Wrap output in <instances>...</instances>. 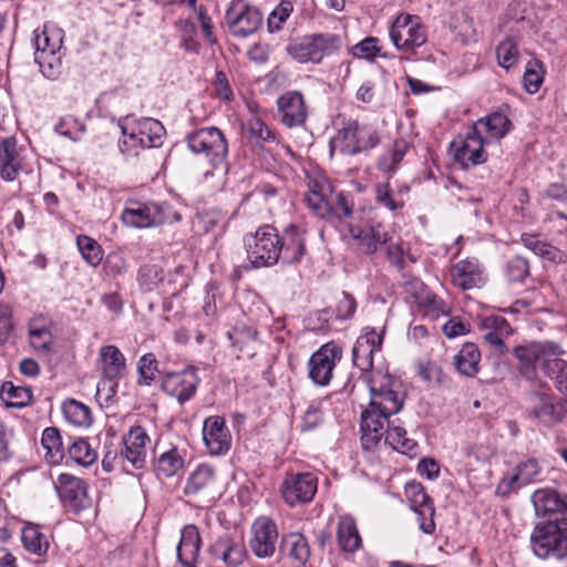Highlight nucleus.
I'll return each instance as SVG.
<instances>
[{"mask_svg":"<svg viewBox=\"0 0 567 567\" xmlns=\"http://www.w3.org/2000/svg\"><path fill=\"white\" fill-rule=\"evenodd\" d=\"M121 128V152L131 156L137 155L140 150L161 146L165 135L163 124L152 117L127 121Z\"/></svg>","mask_w":567,"mask_h":567,"instance_id":"nucleus-4","label":"nucleus"},{"mask_svg":"<svg viewBox=\"0 0 567 567\" xmlns=\"http://www.w3.org/2000/svg\"><path fill=\"white\" fill-rule=\"evenodd\" d=\"M532 502L537 516L564 518L567 520V497L560 496L555 489L542 488L532 495Z\"/></svg>","mask_w":567,"mask_h":567,"instance_id":"nucleus-26","label":"nucleus"},{"mask_svg":"<svg viewBox=\"0 0 567 567\" xmlns=\"http://www.w3.org/2000/svg\"><path fill=\"white\" fill-rule=\"evenodd\" d=\"M380 143L379 132L355 120L342 122V126L330 142V153L357 155L374 148Z\"/></svg>","mask_w":567,"mask_h":567,"instance_id":"nucleus-5","label":"nucleus"},{"mask_svg":"<svg viewBox=\"0 0 567 567\" xmlns=\"http://www.w3.org/2000/svg\"><path fill=\"white\" fill-rule=\"evenodd\" d=\"M305 230L298 228L296 225H289L284 235L279 236V245L282 262L296 264L299 262L306 251Z\"/></svg>","mask_w":567,"mask_h":567,"instance_id":"nucleus-30","label":"nucleus"},{"mask_svg":"<svg viewBox=\"0 0 567 567\" xmlns=\"http://www.w3.org/2000/svg\"><path fill=\"white\" fill-rule=\"evenodd\" d=\"M62 504L74 513L89 508L92 499L87 493V484L80 477L63 473L54 483Z\"/></svg>","mask_w":567,"mask_h":567,"instance_id":"nucleus-16","label":"nucleus"},{"mask_svg":"<svg viewBox=\"0 0 567 567\" xmlns=\"http://www.w3.org/2000/svg\"><path fill=\"white\" fill-rule=\"evenodd\" d=\"M511 121L506 115L495 112L485 118L478 120L472 127L474 132L483 136L485 144L502 140L509 131Z\"/></svg>","mask_w":567,"mask_h":567,"instance_id":"nucleus-31","label":"nucleus"},{"mask_svg":"<svg viewBox=\"0 0 567 567\" xmlns=\"http://www.w3.org/2000/svg\"><path fill=\"white\" fill-rule=\"evenodd\" d=\"M21 171L17 141L6 137L0 142V176L7 182H13Z\"/></svg>","mask_w":567,"mask_h":567,"instance_id":"nucleus-32","label":"nucleus"},{"mask_svg":"<svg viewBox=\"0 0 567 567\" xmlns=\"http://www.w3.org/2000/svg\"><path fill=\"white\" fill-rule=\"evenodd\" d=\"M200 379L194 367H188L178 372H167L162 375L161 389L167 395L184 404L196 393Z\"/></svg>","mask_w":567,"mask_h":567,"instance_id":"nucleus-17","label":"nucleus"},{"mask_svg":"<svg viewBox=\"0 0 567 567\" xmlns=\"http://www.w3.org/2000/svg\"><path fill=\"white\" fill-rule=\"evenodd\" d=\"M382 343V333L378 332L373 328H365L357 339L352 349L353 364L364 373L363 378L367 384L371 374L375 372L383 373L381 370L372 371L373 355L375 352L381 351Z\"/></svg>","mask_w":567,"mask_h":567,"instance_id":"nucleus-15","label":"nucleus"},{"mask_svg":"<svg viewBox=\"0 0 567 567\" xmlns=\"http://www.w3.org/2000/svg\"><path fill=\"white\" fill-rule=\"evenodd\" d=\"M30 344L40 352L50 353L52 350L53 337L45 327H37L34 323L29 328Z\"/></svg>","mask_w":567,"mask_h":567,"instance_id":"nucleus-51","label":"nucleus"},{"mask_svg":"<svg viewBox=\"0 0 567 567\" xmlns=\"http://www.w3.org/2000/svg\"><path fill=\"white\" fill-rule=\"evenodd\" d=\"M342 359L340 344L330 341L313 352L308 361V375L319 386H326L333 377V370Z\"/></svg>","mask_w":567,"mask_h":567,"instance_id":"nucleus-13","label":"nucleus"},{"mask_svg":"<svg viewBox=\"0 0 567 567\" xmlns=\"http://www.w3.org/2000/svg\"><path fill=\"white\" fill-rule=\"evenodd\" d=\"M1 400L9 408H24L32 401V390L29 386H16L12 382H6L0 390Z\"/></svg>","mask_w":567,"mask_h":567,"instance_id":"nucleus-40","label":"nucleus"},{"mask_svg":"<svg viewBox=\"0 0 567 567\" xmlns=\"http://www.w3.org/2000/svg\"><path fill=\"white\" fill-rule=\"evenodd\" d=\"M563 352L560 347L553 342H535L518 346L514 349V355L518 360V370L522 375L528 380L536 378V368L538 364L546 373L548 361L553 360L555 355H560Z\"/></svg>","mask_w":567,"mask_h":567,"instance_id":"nucleus-10","label":"nucleus"},{"mask_svg":"<svg viewBox=\"0 0 567 567\" xmlns=\"http://www.w3.org/2000/svg\"><path fill=\"white\" fill-rule=\"evenodd\" d=\"M337 540L340 549L344 553L353 554L361 547L362 538L352 516L344 515L339 518Z\"/></svg>","mask_w":567,"mask_h":567,"instance_id":"nucleus-35","label":"nucleus"},{"mask_svg":"<svg viewBox=\"0 0 567 567\" xmlns=\"http://www.w3.org/2000/svg\"><path fill=\"white\" fill-rule=\"evenodd\" d=\"M209 554L215 561H221L226 567H237L245 560L247 551L240 539L225 534L210 545Z\"/></svg>","mask_w":567,"mask_h":567,"instance_id":"nucleus-25","label":"nucleus"},{"mask_svg":"<svg viewBox=\"0 0 567 567\" xmlns=\"http://www.w3.org/2000/svg\"><path fill=\"white\" fill-rule=\"evenodd\" d=\"M526 415L540 424L551 427L567 416V402L544 391H532L526 396Z\"/></svg>","mask_w":567,"mask_h":567,"instance_id":"nucleus-9","label":"nucleus"},{"mask_svg":"<svg viewBox=\"0 0 567 567\" xmlns=\"http://www.w3.org/2000/svg\"><path fill=\"white\" fill-rule=\"evenodd\" d=\"M34 61L39 64L44 78L55 81L62 74V60L59 53H34Z\"/></svg>","mask_w":567,"mask_h":567,"instance_id":"nucleus-46","label":"nucleus"},{"mask_svg":"<svg viewBox=\"0 0 567 567\" xmlns=\"http://www.w3.org/2000/svg\"><path fill=\"white\" fill-rule=\"evenodd\" d=\"M404 493L412 509L433 506L431 497L426 494L421 483H408L404 487Z\"/></svg>","mask_w":567,"mask_h":567,"instance_id":"nucleus-52","label":"nucleus"},{"mask_svg":"<svg viewBox=\"0 0 567 567\" xmlns=\"http://www.w3.org/2000/svg\"><path fill=\"white\" fill-rule=\"evenodd\" d=\"M184 494L193 499L213 502L218 495L217 477L209 465H199L192 472L184 486Z\"/></svg>","mask_w":567,"mask_h":567,"instance_id":"nucleus-18","label":"nucleus"},{"mask_svg":"<svg viewBox=\"0 0 567 567\" xmlns=\"http://www.w3.org/2000/svg\"><path fill=\"white\" fill-rule=\"evenodd\" d=\"M278 114L280 122L287 127H300L306 124L308 107L303 95L298 91H289L282 94L278 101Z\"/></svg>","mask_w":567,"mask_h":567,"instance_id":"nucleus-21","label":"nucleus"},{"mask_svg":"<svg viewBox=\"0 0 567 567\" xmlns=\"http://www.w3.org/2000/svg\"><path fill=\"white\" fill-rule=\"evenodd\" d=\"M342 39L333 33H318L293 39L287 45V52L300 63H320L324 56L340 50Z\"/></svg>","mask_w":567,"mask_h":567,"instance_id":"nucleus-7","label":"nucleus"},{"mask_svg":"<svg viewBox=\"0 0 567 567\" xmlns=\"http://www.w3.org/2000/svg\"><path fill=\"white\" fill-rule=\"evenodd\" d=\"M409 151V144L404 140L394 141L389 148L380 156L378 169L383 173H393Z\"/></svg>","mask_w":567,"mask_h":567,"instance_id":"nucleus-39","label":"nucleus"},{"mask_svg":"<svg viewBox=\"0 0 567 567\" xmlns=\"http://www.w3.org/2000/svg\"><path fill=\"white\" fill-rule=\"evenodd\" d=\"M278 542L277 525L269 517L257 518L251 526L249 540L252 553L258 558H269L276 553Z\"/></svg>","mask_w":567,"mask_h":567,"instance_id":"nucleus-20","label":"nucleus"},{"mask_svg":"<svg viewBox=\"0 0 567 567\" xmlns=\"http://www.w3.org/2000/svg\"><path fill=\"white\" fill-rule=\"evenodd\" d=\"M481 352L476 344L467 342L454 355L453 364L464 377H475L480 370Z\"/></svg>","mask_w":567,"mask_h":567,"instance_id":"nucleus-36","label":"nucleus"},{"mask_svg":"<svg viewBox=\"0 0 567 567\" xmlns=\"http://www.w3.org/2000/svg\"><path fill=\"white\" fill-rule=\"evenodd\" d=\"M546 216L543 221L545 224H551L553 228H556L558 233L567 231V213L560 209L557 205H549L547 207Z\"/></svg>","mask_w":567,"mask_h":567,"instance_id":"nucleus-62","label":"nucleus"},{"mask_svg":"<svg viewBox=\"0 0 567 567\" xmlns=\"http://www.w3.org/2000/svg\"><path fill=\"white\" fill-rule=\"evenodd\" d=\"M100 367L103 380L97 383V394L107 390L106 400L116 393L117 383L114 381L121 378L126 369L125 358L120 349L113 344L103 346L99 352Z\"/></svg>","mask_w":567,"mask_h":567,"instance_id":"nucleus-14","label":"nucleus"},{"mask_svg":"<svg viewBox=\"0 0 567 567\" xmlns=\"http://www.w3.org/2000/svg\"><path fill=\"white\" fill-rule=\"evenodd\" d=\"M542 467L537 460L528 458L520 462L515 467V473L509 477H504L497 485L496 493L507 496L514 491L530 484L540 474Z\"/></svg>","mask_w":567,"mask_h":567,"instance_id":"nucleus-27","label":"nucleus"},{"mask_svg":"<svg viewBox=\"0 0 567 567\" xmlns=\"http://www.w3.org/2000/svg\"><path fill=\"white\" fill-rule=\"evenodd\" d=\"M524 246L535 255L556 264H565L567 254L549 243L543 241L537 235L524 234L522 236Z\"/></svg>","mask_w":567,"mask_h":567,"instance_id":"nucleus-37","label":"nucleus"},{"mask_svg":"<svg viewBox=\"0 0 567 567\" xmlns=\"http://www.w3.org/2000/svg\"><path fill=\"white\" fill-rule=\"evenodd\" d=\"M203 439L212 455H221L229 451L231 435L221 416H209L203 426Z\"/></svg>","mask_w":567,"mask_h":567,"instance_id":"nucleus-24","label":"nucleus"},{"mask_svg":"<svg viewBox=\"0 0 567 567\" xmlns=\"http://www.w3.org/2000/svg\"><path fill=\"white\" fill-rule=\"evenodd\" d=\"M122 221L131 227L146 228L178 220V215L165 203H127Z\"/></svg>","mask_w":567,"mask_h":567,"instance_id":"nucleus-8","label":"nucleus"},{"mask_svg":"<svg viewBox=\"0 0 567 567\" xmlns=\"http://www.w3.org/2000/svg\"><path fill=\"white\" fill-rule=\"evenodd\" d=\"M55 132L73 141H78L83 134L85 126L72 115H65L55 124Z\"/></svg>","mask_w":567,"mask_h":567,"instance_id":"nucleus-57","label":"nucleus"},{"mask_svg":"<svg viewBox=\"0 0 567 567\" xmlns=\"http://www.w3.org/2000/svg\"><path fill=\"white\" fill-rule=\"evenodd\" d=\"M517 44L518 42L515 38L507 37L497 45L496 56L499 66L508 70L517 63L519 59Z\"/></svg>","mask_w":567,"mask_h":567,"instance_id":"nucleus-48","label":"nucleus"},{"mask_svg":"<svg viewBox=\"0 0 567 567\" xmlns=\"http://www.w3.org/2000/svg\"><path fill=\"white\" fill-rule=\"evenodd\" d=\"M22 543L24 548L39 556L45 554L49 548L48 538L41 533L37 525H28L22 529Z\"/></svg>","mask_w":567,"mask_h":567,"instance_id":"nucleus-45","label":"nucleus"},{"mask_svg":"<svg viewBox=\"0 0 567 567\" xmlns=\"http://www.w3.org/2000/svg\"><path fill=\"white\" fill-rule=\"evenodd\" d=\"M226 24L234 37L247 38L262 25V13L244 0H233L225 14Z\"/></svg>","mask_w":567,"mask_h":567,"instance_id":"nucleus-12","label":"nucleus"},{"mask_svg":"<svg viewBox=\"0 0 567 567\" xmlns=\"http://www.w3.org/2000/svg\"><path fill=\"white\" fill-rule=\"evenodd\" d=\"M548 369L546 374L555 377L557 389L560 392L567 393V362L555 355V358L547 363Z\"/></svg>","mask_w":567,"mask_h":567,"instance_id":"nucleus-59","label":"nucleus"},{"mask_svg":"<svg viewBox=\"0 0 567 567\" xmlns=\"http://www.w3.org/2000/svg\"><path fill=\"white\" fill-rule=\"evenodd\" d=\"M505 275L509 281L522 282L529 275V262L522 256H514L506 261Z\"/></svg>","mask_w":567,"mask_h":567,"instance_id":"nucleus-54","label":"nucleus"},{"mask_svg":"<svg viewBox=\"0 0 567 567\" xmlns=\"http://www.w3.org/2000/svg\"><path fill=\"white\" fill-rule=\"evenodd\" d=\"M256 336V330L245 324L236 326L228 332V338L233 346L239 350H243L245 346L255 340Z\"/></svg>","mask_w":567,"mask_h":567,"instance_id":"nucleus-60","label":"nucleus"},{"mask_svg":"<svg viewBox=\"0 0 567 567\" xmlns=\"http://www.w3.org/2000/svg\"><path fill=\"white\" fill-rule=\"evenodd\" d=\"M280 549L286 553L295 567L305 566L310 558V546L300 533L284 535Z\"/></svg>","mask_w":567,"mask_h":567,"instance_id":"nucleus-33","label":"nucleus"},{"mask_svg":"<svg viewBox=\"0 0 567 567\" xmlns=\"http://www.w3.org/2000/svg\"><path fill=\"white\" fill-rule=\"evenodd\" d=\"M543 71L539 61H529L523 75V85L528 93H536L543 83Z\"/></svg>","mask_w":567,"mask_h":567,"instance_id":"nucleus-55","label":"nucleus"},{"mask_svg":"<svg viewBox=\"0 0 567 567\" xmlns=\"http://www.w3.org/2000/svg\"><path fill=\"white\" fill-rule=\"evenodd\" d=\"M451 278L454 286L462 290L481 288L486 282L483 265L477 258L468 257L456 262L451 269Z\"/></svg>","mask_w":567,"mask_h":567,"instance_id":"nucleus-22","label":"nucleus"},{"mask_svg":"<svg viewBox=\"0 0 567 567\" xmlns=\"http://www.w3.org/2000/svg\"><path fill=\"white\" fill-rule=\"evenodd\" d=\"M293 10V4L289 0H282L269 14L267 24L270 32H276L281 29V25L289 18Z\"/></svg>","mask_w":567,"mask_h":567,"instance_id":"nucleus-58","label":"nucleus"},{"mask_svg":"<svg viewBox=\"0 0 567 567\" xmlns=\"http://www.w3.org/2000/svg\"><path fill=\"white\" fill-rule=\"evenodd\" d=\"M184 466V458L176 447L164 452L155 463V472L159 477H172Z\"/></svg>","mask_w":567,"mask_h":567,"instance_id":"nucleus-42","label":"nucleus"},{"mask_svg":"<svg viewBox=\"0 0 567 567\" xmlns=\"http://www.w3.org/2000/svg\"><path fill=\"white\" fill-rule=\"evenodd\" d=\"M69 457L81 466H90L97 460V453L86 439L78 437L68 447Z\"/></svg>","mask_w":567,"mask_h":567,"instance_id":"nucleus-43","label":"nucleus"},{"mask_svg":"<svg viewBox=\"0 0 567 567\" xmlns=\"http://www.w3.org/2000/svg\"><path fill=\"white\" fill-rule=\"evenodd\" d=\"M247 258L255 268L270 267L280 259L279 235L271 225H262L244 236Z\"/></svg>","mask_w":567,"mask_h":567,"instance_id":"nucleus-6","label":"nucleus"},{"mask_svg":"<svg viewBox=\"0 0 567 567\" xmlns=\"http://www.w3.org/2000/svg\"><path fill=\"white\" fill-rule=\"evenodd\" d=\"M330 185L327 182H315L307 197L309 206L319 215H323L329 208L328 194Z\"/></svg>","mask_w":567,"mask_h":567,"instance_id":"nucleus-47","label":"nucleus"},{"mask_svg":"<svg viewBox=\"0 0 567 567\" xmlns=\"http://www.w3.org/2000/svg\"><path fill=\"white\" fill-rule=\"evenodd\" d=\"M485 141L483 136L471 130L463 140L452 143V146L456 147L455 161L464 168L485 163L487 159L484 152Z\"/></svg>","mask_w":567,"mask_h":567,"instance_id":"nucleus-23","label":"nucleus"},{"mask_svg":"<svg viewBox=\"0 0 567 567\" xmlns=\"http://www.w3.org/2000/svg\"><path fill=\"white\" fill-rule=\"evenodd\" d=\"M65 419L78 426H89L92 423V414L89 406L74 400L69 399L62 405Z\"/></svg>","mask_w":567,"mask_h":567,"instance_id":"nucleus-44","label":"nucleus"},{"mask_svg":"<svg viewBox=\"0 0 567 567\" xmlns=\"http://www.w3.org/2000/svg\"><path fill=\"white\" fill-rule=\"evenodd\" d=\"M386 246V258L390 261L392 266H394L399 271H403L404 268L408 265V261L414 264L416 262V258L406 252L403 244L394 243L392 240V237L390 236V240L388 244H384Z\"/></svg>","mask_w":567,"mask_h":567,"instance_id":"nucleus-49","label":"nucleus"},{"mask_svg":"<svg viewBox=\"0 0 567 567\" xmlns=\"http://www.w3.org/2000/svg\"><path fill=\"white\" fill-rule=\"evenodd\" d=\"M415 300L420 307L424 308L429 315L434 317L446 315L449 311L445 302L427 290H422L421 295H416Z\"/></svg>","mask_w":567,"mask_h":567,"instance_id":"nucleus-53","label":"nucleus"},{"mask_svg":"<svg viewBox=\"0 0 567 567\" xmlns=\"http://www.w3.org/2000/svg\"><path fill=\"white\" fill-rule=\"evenodd\" d=\"M355 309L357 302L354 298L346 291L341 292L336 309V318L339 320H347L354 315Z\"/></svg>","mask_w":567,"mask_h":567,"instance_id":"nucleus-64","label":"nucleus"},{"mask_svg":"<svg viewBox=\"0 0 567 567\" xmlns=\"http://www.w3.org/2000/svg\"><path fill=\"white\" fill-rule=\"evenodd\" d=\"M45 452V460L51 464L60 463L64 457L63 443L56 427H47L41 437Z\"/></svg>","mask_w":567,"mask_h":567,"instance_id":"nucleus-41","label":"nucleus"},{"mask_svg":"<svg viewBox=\"0 0 567 567\" xmlns=\"http://www.w3.org/2000/svg\"><path fill=\"white\" fill-rule=\"evenodd\" d=\"M62 33L61 29L48 24L42 30H34V53H59L62 48Z\"/></svg>","mask_w":567,"mask_h":567,"instance_id":"nucleus-38","label":"nucleus"},{"mask_svg":"<svg viewBox=\"0 0 567 567\" xmlns=\"http://www.w3.org/2000/svg\"><path fill=\"white\" fill-rule=\"evenodd\" d=\"M248 131L258 142L276 141L275 132L266 125L260 118H252L248 123Z\"/></svg>","mask_w":567,"mask_h":567,"instance_id":"nucleus-63","label":"nucleus"},{"mask_svg":"<svg viewBox=\"0 0 567 567\" xmlns=\"http://www.w3.org/2000/svg\"><path fill=\"white\" fill-rule=\"evenodd\" d=\"M350 236L355 241L357 248L365 254L372 255L377 252L380 245L388 244L390 236L382 231L380 224L365 226H349Z\"/></svg>","mask_w":567,"mask_h":567,"instance_id":"nucleus-29","label":"nucleus"},{"mask_svg":"<svg viewBox=\"0 0 567 567\" xmlns=\"http://www.w3.org/2000/svg\"><path fill=\"white\" fill-rule=\"evenodd\" d=\"M200 536L196 526L187 525L182 529L181 540L177 546V557L182 565H193L199 554Z\"/></svg>","mask_w":567,"mask_h":567,"instance_id":"nucleus-34","label":"nucleus"},{"mask_svg":"<svg viewBox=\"0 0 567 567\" xmlns=\"http://www.w3.org/2000/svg\"><path fill=\"white\" fill-rule=\"evenodd\" d=\"M370 402L361 413V443L364 450L373 449L382 437L393 450L408 455L416 454L417 443L406 437L403 426L390 417L404 404L400 383L389 373L375 372L368 379Z\"/></svg>","mask_w":567,"mask_h":567,"instance_id":"nucleus-1","label":"nucleus"},{"mask_svg":"<svg viewBox=\"0 0 567 567\" xmlns=\"http://www.w3.org/2000/svg\"><path fill=\"white\" fill-rule=\"evenodd\" d=\"M530 548L540 559L567 558V520L547 518L538 522L530 534Z\"/></svg>","mask_w":567,"mask_h":567,"instance_id":"nucleus-3","label":"nucleus"},{"mask_svg":"<svg viewBox=\"0 0 567 567\" xmlns=\"http://www.w3.org/2000/svg\"><path fill=\"white\" fill-rule=\"evenodd\" d=\"M188 148L198 155H204L212 169L204 173V178L208 179L216 173L225 175L227 173L228 143L224 133L215 127H203L187 136Z\"/></svg>","mask_w":567,"mask_h":567,"instance_id":"nucleus-2","label":"nucleus"},{"mask_svg":"<svg viewBox=\"0 0 567 567\" xmlns=\"http://www.w3.org/2000/svg\"><path fill=\"white\" fill-rule=\"evenodd\" d=\"M150 436L142 426H133L123 437L124 450L122 454L135 467L143 468L146 463L147 444Z\"/></svg>","mask_w":567,"mask_h":567,"instance_id":"nucleus-28","label":"nucleus"},{"mask_svg":"<svg viewBox=\"0 0 567 567\" xmlns=\"http://www.w3.org/2000/svg\"><path fill=\"white\" fill-rule=\"evenodd\" d=\"M379 52V39L374 37H368L352 48V54L360 59H373Z\"/></svg>","mask_w":567,"mask_h":567,"instance_id":"nucleus-61","label":"nucleus"},{"mask_svg":"<svg viewBox=\"0 0 567 567\" xmlns=\"http://www.w3.org/2000/svg\"><path fill=\"white\" fill-rule=\"evenodd\" d=\"M318 489V480L311 473H297L286 476L281 485V496L293 506L312 501Z\"/></svg>","mask_w":567,"mask_h":567,"instance_id":"nucleus-19","label":"nucleus"},{"mask_svg":"<svg viewBox=\"0 0 567 567\" xmlns=\"http://www.w3.org/2000/svg\"><path fill=\"white\" fill-rule=\"evenodd\" d=\"M76 245L83 259L91 266L96 267L103 258L101 246L91 237L80 235L76 238Z\"/></svg>","mask_w":567,"mask_h":567,"instance_id":"nucleus-50","label":"nucleus"},{"mask_svg":"<svg viewBox=\"0 0 567 567\" xmlns=\"http://www.w3.org/2000/svg\"><path fill=\"white\" fill-rule=\"evenodd\" d=\"M138 383L150 385L158 372V362L153 353H146L140 358L138 364Z\"/></svg>","mask_w":567,"mask_h":567,"instance_id":"nucleus-56","label":"nucleus"},{"mask_svg":"<svg viewBox=\"0 0 567 567\" xmlns=\"http://www.w3.org/2000/svg\"><path fill=\"white\" fill-rule=\"evenodd\" d=\"M390 39L398 50L411 51L422 47L427 37L420 17L402 12L391 24Z\"/></svg>","mask_w":567,"mask_h":567,"instance_id":"nucleus-11","label":"nucleus"}]
</instances>
